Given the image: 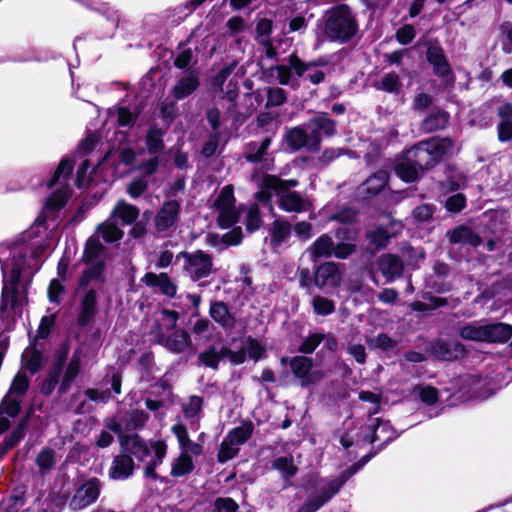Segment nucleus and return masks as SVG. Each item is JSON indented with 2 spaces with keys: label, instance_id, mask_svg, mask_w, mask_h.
<instances>
[{
  "label": "nucleus",
  "instance_id": "obj_1",
  "mask_svg": "<svg viewBox=\"0 0 512 512\" xmlns=\"http://www.w3.org/2000/svg\"><path fill=\"white\" fill-rule=\"evenodd\" d=\"M358 31V23L347 4L331 7L324 15L323 33L331 42L347 43Z\"/></svg>",
  "mask_w": 512,
  "mask_h": 512
},
{
  "label": "nucleus",
  "instance_id": "obj_2",
  "mask_svg": "<svg viewBox=\"0 0 512 512\" xmlns=\"http://www.w3.org/2000/svg\"><path fill=\"white\" fill-rule=\"evenodd\" d=\"M449 137H432L416 143L406 152V159L412 161L421 171H428L441 163L453 148Z\"/></svg>",
  "mask_w": 512,
  "mask_h": 512
},
{
  "label": "nucleus",
  "instance_id": "obj_3",
  "mask_svg": "<svg viewBox=\"0 0 512 512\" xmlns=\"http://www.w3.org/2000/svg\"><path fill=\"white\" fill-rule=\"evenodd\" d=\"M304 126L310 138V153L320 151L323 137L332 138L337 134V121L330 118L327 112H317Z\"/></svg>",
  "mask_w": 512,
  "mask_h": 512
},
{
  "label": "nucleus",
  "instance_id": "obj_4",
  "mask_svg": "<svg viewBox=\"0 0 512 512\" xmlns=\"http://www.w3.org/2000/svg\"><path fill=\"white\" fill-rule=\"evenodd\" d=\"M177 259H184V271L189 273L193 282H198L211 275L213 269V256L201 249L194 252L181 251L176 256Z\"/></svg>",
  "mask_w": 512,
  "mask_h": 512
},
{
  "label": "nucleus",
  "instance_id": "obj_5",
  "mask_svg": "<svg viewBox=\"0 0 512 512\" xmlns=\"http://www.w3.org/2000/svg\"><path fill=\"white\" fill-rule=\"evenodd\" d=\"M425 59L432 67L433 74L443 80L454 82V73L446 53L438 39L426 41Z\"/></svg>",
  "mask_w": 512,
  "mask_h": 512
},
{
  "label": "nucleus",
  "instance_id": "obj_6",
  "mask_svg": "<svg viewBox=\"0 0 512 512\" xmlns=\"http://www.w3.org/2000/svg\"><path fill=\"white\" fill-rule=\"evenodd\" d=\"M299 184L297 179H281L277 175L265 174L259 184V190L254 194L255 200L263 205L270 204L273 193H290V189Z\"/></svg>",
  "mask_w": 512,
  "mask_h": 512
},
{
  "label": "nucleus",
  "instance_id": "obj_7",
  "mask_svg": "<svg viewBox=\"0 0 512 512\" xmlns=\"http://www.w3.org/2000/svg\"><path fill=\"white\" fill-rule=\"evenodd\" d=\"M313 366V359L305 355H296L289 360L291 373L299 380L301 387H308L322 380L323 373L313 370Z\"/></svg>",
  "mask_w": 512,
  "mask_h": 512
},
{
  "label": "nucleus",
  "instance_id": "obj_8",
  "mask_svg": "<svg viewBox=\"0 0 512 512\" xmlns=\"http://www.w3.org/2000/svg\"><path fill=\"white\" fill-rule=\"evenodd\" d=\"M427 351L434 359L448 362L459 360L466 354V349L462 343L445 339L431 341Z\"/></svg>",
  "mask_w": 512,
  "mask_h": 512
},
{
  "label": "nucleus",
  "instance_id": "obj_9",
  "mask_svg": "<svg viewBox=\"0 0 512 512\" xmlns=\"http://www.w3.org/2000/svg\"><path fill=\"white\" fill-rule=\"evenodd\" d=\"M181 205L177 200L165 201L154 217V225L158 232H165L173 227L180 218Z\"/></svg>",
  "mask_w": 512,
  "mask_h": 512
},
{
  "label": "nucleus",
  "instance_id": "obj_10",
  "mask_svg": "<svg viewBox=\"0 0 512 512\" xmlns=\"http://www.w3.org/2000/svg\"><path fill=\"white\" fill-rule=\"evenodd\" d=\"M101 491L100 479L93 477L84 482L74 494L71 505L82 509L97 501Z\"/></svg>",
  "mask_w": 512,
  "mask_h": 512
},
{
  "label": "nucleus",
  "instance_id": "obj_11",
  "mask_svg": "<svg viewBox=\"0 0 512 512\" xmlns=\"http://www.w3.org/2000/svg\"><path fill=\"white\" fill-rule=\"evenodd\" d=\"M156 342L175 354L183 353L187 348L193 345L191 336L185 329L175 330L168 336L162 331H159Z\"/></svg>",
  "mask_w": 512,
  "mask_h": 512
},
{
  "label": "nucleus",
  "instance_id": "obj_12",
  "mask_svg": "<svg viewBox=\"0 0 512 512\" xmlns=\"http://www.w3.org/2000/svg\"><path fill=\"white\" fill-rule=\"evenodd\" d=\"M98 295L93 288L88 289L80 300L77 325L81 328L89 326L98 314Z\"/></svg>",
  "mask_w": 512,
  "mask_h": 512
},
{
  "label": "nucleus",
  "instance_id": "obj_13",
  "mask_svg": "<svg viewBox=\"0 0 512 512\" xmlns=\"http://www.w3.org/2000/svg\"><path fill=\"white\" fill-rule=\"evenodd\" d=\"M141 282L150 288H157L158 293L166 296L167 298H174L177 294V284L165 272H161L159 274L147 272L141 278Z\"/></svg>",
  "mask_w": 512,
  "mask_h": 512
},
{
  "label": "nucleus",
  "instance_id": "obj_14",
  "mask_svg": "<svg viewBox=\"0 0 512 512\" xmlns=\"http://www.w3.org/2000/svg\"><path fill=\"white\" fill-rule=\"evenodd\" d=\"M377 268L386 282H393L404 272V263L400 256L392 253L382 254L377 260Z\"/></svg>",
  "mask_w": 512,
  "mask_h": 512
},
{
  "label": "nucleus",
  "instance_id": "obj_15",
  "mask_svg": "<svg viewBox=\"0 0 512 512\" xmlns=\"http://www.w3.org/2000/svg\"><path fill=\"white\" fill-rule=\"evenodd\" d=\"M342 483L332 480L321 492L309 498L296 512H316L329 502L340 490Z\"/></svg>",
  "mask_w": 512,
  "mask_h": 512
},
{
  "label": "nucleus",
  "instance_id": "obj_16",
  "mask_svg": "<svg viewBox=\"0 0 512 512\" xmlns=\"http://www.w3.org/2000/svg\"><path fill=\"white\" fill-rule=\"evenodd\" d=\"M151 448L154 451L155 458L150 460L144 468V476L146 478L153 479L154 481H160L161 483H167L166 477L160 476L156 472V468L163 463V460L167 454V445L163 440L154 441L151 444Z\"/></svg>",
  "mask_w": 512,
  "mask_h": 512
},
{
  "label": "nucleus",
  "instance_id": "obj_17",
  "mask_svg": "<svg viewBox=\"0 0 512 512\" xmlns=\"http://www.w3.org/2000/svg\"><path fill=\"white\" fill-rule=\"evenodd\" d=\"M200 86V79L195 71H190L177 80L171 90L172 97L176 100H182L192 95Z\"/></svg>",
  "mask_w": 512,
  "mask_h": 512
},
{
  "label": "nucleus",
  "instance_id": "obj_18",
  "mask_svg": "<svg viewBox=\"0 0 512 512\" xmlns=\"http://www.w3.org/2000/svg\"><path fill=\"white\" fill-rule=\"evenodd\" d=\"M499 123L497 125V137L500 142L512 140V103L505 102L497 108Z\"/></svg>",
  "mask_w": 512,
  "mask_h": 512
},
{
  "label": "nucleus",
  "instance_id": "obj_19",
  "mask_svg": "<svg viewBox=\"0 0 512 512\" xmlns=\"http://www.w3.org/2000/svg\"><path fill=\"white\" fill-rule=\"evenodd\" d=\"M134 469L135 463L132 456L121 453L114 457L109 468V476L113 480H125L133 474Z\"/></svg>",
  "mask_w": 512,
  "mask_h": 512
},
{
  "label": "nucleus",
  "instance_id": "obj_20",
  "mask_svg": "<svg viewBox=\"0 0 512 512\" xmlns=\"http://www.w3.org/2000/svg\"><path fill=\"white\" fill-rule=\"evenodd\" d=\"M339 279V268L334 262H325L319 265L314 273V283L320 289L327 285L336 286Z\"/></svg>",
  "mask_w": 512,
  "mask_h": 512
},
{
  "label": "nucleus",
  "instance_id": "obj_21",
  "mask_svg": "<svg viewBox=\"0 0 512 512\" xmlns=\"http://www.w3.org/2000/svg\"><path fill=\"white\" fill-rule=\"evenodd\" d=\"M284 141L292 152L306 148L310 152V138L304 124L286 130Z\"/></svg>",
  "mask_w": 512,
  "mask_h": 512
},
{
  "label": "nucleus",
  "instance_id": "obj_22",
  "mask_svg": "<svg viewBox=\"0 0 512 512\" xmlns=\"http://www.w3.org/2000/svg\"><path fill=\"white\" fill-rule=\"evenodd\" d=\"M106 262L104 259H100L92 262L84 269L78 280V287L80 289L86 288L92 281L104 283L105 278Z\"/></svg>",
  "mask_w": 512,
  "mask_h": 512
},
{
  "label": "nucleus",
  "instance_id": "obj_23",
  "mask_svg": "<svg viewBox=\"0 0 512 512\" xmlns=\"http://www.w3.org/2000/svg\"><path fill=\"white\" fill-rule=\"evenodd\" d=\"M512 338V325L496 322L485 325V343L503 344Z\"/></svg>",
  "mask_w": 512,
  "mask_h": 512
},
{
  "label": "nucleus",
  "instance_id": "obj_24",
  "mask_svg": "<svg viewBox=\"0 0 512 512\" xmlns=\"http://www.w3.org/2000/svg\"><path fill=\"white\" fill-rule=\"evenodd\" d=\"M209 315L223 329H231L235 326V317L231 314L228 305L223 301H211Z\"/></svg>",
  "mask_w": 512,
  "mask_h": 512
},
{
  "label": "nucleus",
  "instance_id": "obj_25",
  "mask_svg": "<svg viewBox=\"0 0 512 512\" xmlns=\"http://www.w3.org/2000/svg\"><path fill=\"white\" fill-rule=\"evenodd\" d=\"M37 338L30 341L29 347L22 354L23 367L32 375L38 373L43 368V352L36 347Z\"/></svg>",
  "mask_w": 512,
  "mask_h": 512
},
{
  "label": "nucleus",
  "instance_id": "obj_26",
  "mask_svg": "<svg viewBox=\"0 0 512 512\" xmlns=\"http://www.w3.org/2000/svg\"><path fill=\"white\" fill-rule=\"evenodd\" d=\"M64 365L52 362V365L48 369L46 377L42 380L39 385L40 393L49 397L55 391L56 387L59 386L61 381V376L64 373Z\"/></svg>",
  "mask_w": 512,
  "mask_h": 512
},
{
  "label": "nucleus",
  "instance_id": "obj_27",
  "mask_svg": "<svg viewBox=\"0 0 512 512\" xmlns=\"http://www.w3.org/2000/svg\"><path fill=\"white\" fill-rule=\"evenodd\" d=\"M389 181V173L386 170H378L369 176L362 184L368 197L379 195Z\"/></svg>",
  "mask_w": 512,
  "mask_h": 512
},
{
  "label": "nucleus",
  "instance_id": "obj_28",
  "mask_svg": "<svg viewBox=\"0 0 512 512\" xmlns=\"http://www.w3.org/2000/svg\"><path fill=\"white\" fill-rule=\"evenodd\" d=\"M279 196L278 206L286 212L301 213L306 210L305 200L297 191L276 193Z\"/></svg>",
  "mask_w": 512,
  "mask_h": 512
},
{
  "label": "nucleus",
  "instance_id": "obj_29",
  "mask_svg": "<svg viewBox=\"0 0 512 512\" xmlns=\"http://www.w3.org/2000/svg\"><path fill=\"white\" fill-rule=\"evenodd\" d=\"M449 113L445 110H437L426 116L421 123V128L427 133L445 129L449 124Z\"/></svg>",
  "mask_w": 512,
  "mask_h": 512
},
{
  "label": "nucleus",
  "instance_id": "obj_30",
  "mask_svg": "<svg viewBox=\"0 0 512 512\" xmlns=\"http://www.w3.org/2000/svg\"><path fill=\"white\" fill-rule=\"evenodd\" d=\"M391 237L388 228L384 225H379L365 233V239L375 251L385 249L389 245Z\"/></svg>",
  "mask_w": 512,
  "mask_h": 512
},
{
  "label": "nucleus",
  "instance_id": "obj_31",
  "mask_svg": "<svg viewBox=\"0 0 512 512\" xmlns=\"http://www.w3.org/2000/svg\"><path fill=\"white\" fill-rule=\"evenodd\" d=\"M71 194L72 191L67 185L61 186L49 195L45 202V208L49 212H59L66 206Z\"/></svg>",
  "mask_w": 512,
  "mask_h": 512
},
{
  "label": "nucleus",
  "instance_id": "obj_32",
  "mask_svg": "<svg viewBox=\"0 0 512 512\" xmlns=\"http://www.w3.org/2000/svg\"><path fill=\"white\" fill-rule=\"evenodd\" d=\"M165 131L158 127L157 124H151L146 133V147L147 151L151 155H156L162 152L165 148L163 136Z\"/></svg>",
  "mask_w": 512,
  "mask_h": 512
},
{
  "label": "nucleus",
  "instance_id": "obj_33",
  "mask_svg": "<svg viewBox=\"0 0 512 512\" xmlns=\"http://www.w3.org/2000/svg\"><path fill=\"white\" fill-rule=\"evenodd\" d=\"M254 428L253 422L247 420L242 425L232 428L225 438L230 441V444L242 445L252 437Z\"/></svg>",
  "mask_w": 512,
  "mask_h": 512
},
{
  "label": "nucleus",
  "instance_id": "obj_34",
  "mask_svg": "<svg viewBox=\"0 0 512 512\" xmlns=\"http://www.w3.org/2000/svg\"><path fill=\"white\" fill-rule=\"evenodd\" d=\"M74 159L70 157H64L58 163L53 175L47 182L49 189L53 188L61 179L67 181L72 176L74 170Z\"/></svg>",
  "mask_w": 512,
  "mask_h": 512
},
{
  "label": "nucleus",
  "instance_id": "obj_35",
  "mask_svg": "<svg viewBox=\"0 0 512 512\" xmlns=\"http://www.w3.org/2000/svg\"><path fill=\"white\" fill-rule=\"evenodd\" d=\"M373 427L376 429V433L378 430L381 434L384 435V440L377 445V450L382 451L386 448L390 443H392L395 439H397L401 433H398L396 429L392 426L390 420H383L382 418H375Z\"/></svg>",
  "mask_w": 512,
  "mask_h": 512
},
{
  "label": "nucleus",
  "instance_id": "obj_36",
  "mask_svg": "<svg viewBox=\"0 0 512 512\" xmlns=\"http://www.w3.org/2000/svg\"><path fill=\"white\" fill-rule=\"evenodd\" d=\"M311 257L316 260L322 257H330L333 252V239L328 234H322L309 247Z\"/></svg>",
  "mask_w": 512,
  "mask_h": 512
},
{
  "label": "nucleus",
  "instance_id": "obj_37",
  "mask_svg": "<svg viewBox=\"0 0 512 512\" xmlns=\"http://www.w3.org/2000/svg\"><path fill=\"white\" fill-rule=\"evenodd\" d=\"M445 188L449 192H456L467 184L466 175L456 165L449 164L446 168Z\"/></svg>",
  "mask_w": 512,
  "mask_h": 512
},
{
  "label": "nucleus",
  "instance_id": "obj_38",
  "mask_svg": "<svg viewBox=\"0 0 512 512\" xmlns=\"http://www.w3.org/2000/svg\"><path fill=\"white\" fill-rule=\"evenodd\" d=\"M195 468L193 458L188 452H181L171 465L172 477H183L190 474Z\"/></svg>",
  "mask_w": 512,
  "mask_h": 512
},
{
  "label": "nucleus",
  "instance_id": "obj_39",
  "mask_svg": "<svg viewBox=\"0 0 512 512\" xmlns=\"http://www.w3.org/2000/svg\"><path fill=\"white\" fill-rule=\"evenodd\" d=\"M291 224L289 221L284 219H276L272 223V229L270 231L271 245H281L291 234Z\"/></svg>",
  "mask_w": 512,
  "mask_h": 512
},
{
  "label": "nucleus",
  "instance_id": "obj_40",
  "mask_svg": "<svg viewBox=\"0 0 512 512\" xmlns=\"http://www.w3.org/2000/svg\"><path fill=\"white\" fill-rule=\"evenodd\" d=\"M104 246L100 240L96 237H89L84 246L83 255L81 261L89 265L94 261L99 260L98 258L104 252Z\"/></svg>",
  "mask_w": 512,
  "mask_h": 512
},
{
  "label": "nucleus",
  "instance_id": "obj_41",
  "mask_svg": "<svg viewBox=\"0 0 512 512\" xmlns=\"http://www.w3.org/2000/svg\"><path fill=\"white\" fill-rule=\"evenodd\" d=\"M23 269L20 265L13 264L9 273V288L10 306L15 309L18 305L19 284L21 280Z\"/></svg>",
  "mask_w": 512,
  "mask_h": 512
},
{
  "label": "nucleus",
  "instance_id": "obj_42",
  "mask_svg": "<svg viewBox=\"0 0 512 512\" xmlns=\"http://www.w3.org/2000/svg\"><path fill=\"white\" fill-rule=\"evenodd\" d=\"M236 198L234 195V187L232 184L225 185L219 192L213 202L212 207L215 210L231 209L235 207Z\"/></svg>",
  "mask_w": 512,
  "mask_h": 512
},
{
  "label": "nucleus",
  "instance_id": "obj_43",
  "mask_svg": "<svg viewBox=\"0 0 512 512\" xmlns=\"http://www.w3.org/2000/svg\"><path fill=\"white\" fill-rule=\"evenodd\" d=\"M419 168L412 161L399 162L395 165L394 171L396 175L406 183H413L419 179Z\"/></svg>",
  "mask_w": 512,
  "mask_h": 512
},
{
  "label": "nucleus",
  "instance_id": "obj_44",
  "mask_svg": "<svg viewBox=\"0 0 512 512\" xmlns=\"http://www.w3.org/2000/svg\"><path fill=\"white\" fill-rule=\"evenodd\" d=\"M149 414L142 409H134L124 417V428L126 431H134L145 426Z\"/></svg>",
  "mask_w": 512,
  "mask_h": 512
},
{
  "label": "nucleus",
  "instance_id": "obj_45",
  "mask_svg": "<svg viewBox=\"0 0 512 512\" xmlns=\"http://www.w3.org/2000/svg\"><path fill=\"white\" fill-rule=\"evenodd\" d=\"M272 469L279 471L284 480H289L298 472V468L294 464L292 456H280L276 458L272 462Z\"/></svg>",
  "mask_w": 512,
  "mask_h": 512
},
{
  "label": "nucleus",
  "instance_id": "obj_46",
  "mask_svg": "<svg viewBox=\"0 0 512 512\" xmlns=\"http://www.w3.org/2000/svg\"><path fill=\"white\" fill-rule=\"evenodd\" d=\"M144 439L137 433L132 435H120L121 452L132 455H138V451L145 445Z\"/></svg>",
  "mask_w": 512,
  "mask_h": 512
},
{
  "label": "nucleus",
  "instance_id": "obj_47",
  "mask_svg": "<svg viewBox=\"0 0 512 512\" xmlns=\"http://www.w3.org/2000/svg\"><path fill=\"white\" fill-rule=\"evenodd\" d=\"M26 504V490L24 487L13 488L11 494L6 500L4 512H19Z\"/></svg>",
  "mask_w": 512,
  "mask_h": 512
},
{
  "label": "nucleus",
  "instance_id": "obj_48",
  "mask_svg": "<svg viewBox=\"0 0 512 512\" xmlns=\"http://www.w3.org/2000/svg\"><path fill=\"white\" fill-rule=\"evenodd\" d=\"M22 399L18 396H12L7 393L0 403V415L6 414L8 417L15 418L21 413Z\"/></svg>",
  "mask_w": 512,
  "mask_h": 512
},
{
  "label": "nucleus",
  "instance_id": "obj_49",
  "mask_svg": "<svg viewBox=\"0 0 512 512\" xmlns=\"http://www.w3.org/2000/svg\"><path fill=\"white\" fill-rule=\"evenodd\" d=\"M116 213L124 224L131 225L137 220L139 209L135 205L128 204L122 200L117 204Z\"/></svg>",
  "mask_w": 512,
  "mask_h": 512
},
{
  "label": "nucleus",
  "instance_id": "obj_50",
  "mask_svg": "<svg viewBox=\"0 0 512 512\" xmlns=\"http://www.w3.org/2000/svg\"><path fill=\"white\" fill-rule=\"evenodd\" d=\"M263 220L261 218L260 207L257 203H252L246 214L245 228L248 233H254L260 229Z\"/></svg>",
  "mask_w": 512,
  "mask_h": 512
},
{
  "label": "nucleus",
  "instance_id": "obj_51",
  "mask_svg": "<svg viewBox=\"0 0 512 512\" xmlns=\"http://www.w3.org/2000/svg\"><path fill=\"white\" fill-rule=\"evenodd\" d=\"M55 451L50 447H44L40 450L36 457V465L42 472H48L55 466Z\"/></svg>",
  "mask_w": 512,
  "mask_h": 512
},
{
  "label": "nucleus",
  "instance_id": "obj_52",
  "mask_svg": "<svg viewBox=\"0 0 512 512\" xmlns=\"http://www.w3.org/2000/svg\"><path fill=\"white\" fill-rule=\"evenodd\" d=\"M378 89L398 95L402 90V82L395 72H389L382 76Z\"/></svg>",
  "mask_w": 512,
  "mask_h": 512
},
{
  "label": "nucleus",
  "instance_id": "obj_53",
  "mask_svg": "<svg viewBox=\"0 0 512 512\" xmlns=\"http://www.w3.org/2000/svg\"><path fill=\"white\" fill-rule=\"evenodd\" d=\"M437 210V207L434 204L425 203L419 206H416L412 210V216L417 224L428 223L433 219V216Z\"/></svg>",
  "mask_w": 512,
  "mask_h": 512
},
{
  "label": "nucleus",
  "instance_id": "obj_54",
  "mask_svg": "<svg viewBox=\"0 0 512 512\" xmlns=\"http://www.w3.org/2000/svg\"><path fill=\"white\" fill-rule=\"evenodd\" d=\"M459 335L464 340L484 342L485 325L466 324L460 328Z\"/></svg>",
  "mask_w": 512,
  "mask_h": 512
},
{
  "label": "nucleus",
  "instance_id": "obj_55",
  "mask_svg": "<svg viewBox=\"0 0 512 512\" xmlns=\"http://www.w3.org/2000/svg\"><path fill=\"white\" fill-rule=\"evenodd\" d=\"M30 386V379L25 373L18 372L10 385L9 391L7 393L15 394L20 398H23Z\"/></svg>",
  "mask_w": 512,
  "mask_h": 512
},
{
  "label": "nucleus",
  "instance_id": "obj_56",
  "mask_svg": "<svg viewBox=\"0 0 512 512\" xmlns=\"http://www.w3.org/2000/svg\"><path fill=\"white\" fill-rule=\"evenodd\" d=\"M246 345L247 356L254 362H258L259 360L267 357L265 346H263L256 338L248 336L246 338Z\"/></svg>",
  "mask_w": 512,
  "mask_h": 512
},
{
  "label": "nucleus",
  "instance_id": "obj_57",
  "mask_svg": "<svg viewBox=\"0 0 512 512\" xmlns=\"http://www.w3.org/2000/svg\"><path fill=\"white\" fill-rule=\"evenodd\" d=\"M219 215L217 217V224L221 229H229L235 227L240 218V213L236 208L217 210Z\"/></svg>",
  "mask_w": 512,
  "mask_h": 512
},
{
  "label": "nucleus",
  "instance_id": "obj_58",
  "mask_svg": "<svg viewBox=\"0 0 512 512\" xmlns=\"http://www.w3.org/2000/svg\"><path fill=\"white\" fill-rule=\"evenodd\" d=\"M325 334L323 333H312L306 337L303 342L298 346V352L303 355L312 354L317 347L324 341Z\"/></svg>",
  "mask_w": 512,
  "mask_h": 512
},
{
  "label": "nucleus",
  "instance_id": "obj_59",
  "mask_svg": "<svg viewBox=\"0 0 512 512\" xmlns=\"http://www.w3.org/2000/svg\"><path fill=\"white\" fill-rule=\"evenodd\" d=\"M80 372L81 370L77 368L66 366L60 384L58 386L59 396H63L69 392V390L72 387V384L75 382Z\"/></svg>",
  "mask_w": 512,
  "mask_h": 512
},
{
  "label": "nucleus",
  "instance_id": "obj_60",
  "mask_svg": "<svg viewBox=\"0 0 512 512\" xmlns=\"http://www.w3.org/2000/svg\"><path fill=\"white\" fill-rule=\"evenodd\" d=\"M80 372L81 370L77 368L66 366L60 384L58 386L59 396H63L69 392V390L72 387V384L75 382Z\"/></svg>",
  "mask_w": 512,
  "mask_h": 512
},
{
  "label": "nucleus",
  "instance_id": "obj_61",
  "mask_svg": "<svg viewBox=\"0 0 512 512\" xmlns=\"http://www.w3.org/2000/svg\"><path fill=\"white\" fill-rule=\"evenodd\" d=\"M198 361L205 367L212 370H218L220 360L216 347L214 345H210L204 351L200 352L198 355Z\"/></svg>",
  "mask_w": 512,
  "mask_h": 512
},
{
  "label": "nucleus",
  "instance_id": "obj_62",
  "mask_svg": "<svg viewBox=\"0 0 512 512\" xmlns=\"http://www.w3.org/2000/svg\"><path fill=\"white\" fill-rule=\"evenodd\" d=\"M370 349H381L383 351H390L397 346V342L392 339L387 333H379L375 338L367 340Z\"/></svg>",
  "mask_w": 512,
  "mask_h": 512
},
{
  "label": "nucleus",
  "instance_id": "obj_63",
  "mask_svg": "<svg viewBox=\"0 0 512 512\" xmlns=\"http://www.w3.org/2000/svg\"><path fill=\"white\" fill-rule=\"evenodd\" d=\"M235 444H230L229 440L224 439L220 443L218 452H217V461L221 464L228 462L229 460L235 458L239 453V448L234 447Z\"/></svg>",
  "mask_w": 512,
  "mask_h": 512
},
{
  "label": "nucleus",
  "instance_id": "obj_64",
  "mask_svg": "<svg viewBox=\"0 0 512 512\" xmlns=\"http://www.w3.org/2000/svg\"><path fill=\"white\" fill-rule=\"evenodd\" d=\"M287 101V92L280 87H270L267 90L266 108L278 107Z\"/></svg>",
  "mask_w": 512,
  "mask_h": 512
}]
</instances>
